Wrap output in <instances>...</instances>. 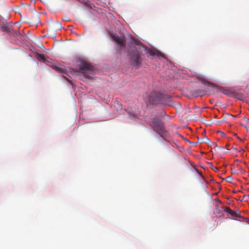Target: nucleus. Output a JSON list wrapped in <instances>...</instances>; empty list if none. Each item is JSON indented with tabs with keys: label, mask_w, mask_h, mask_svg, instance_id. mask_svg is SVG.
<instances>
[{
	"label": "nucleus",
	"mask_w": 249,
	"mask_h": 249,
	"mask_svg": "<svg viewBox=\"0 0 249 249\" xmlns=\"http://www.w3.org/2000/svg\"><path fill=\"white\" fill-rule=\"evenodd\" d=\"M222 135H225V133H224L222 132Z\"/></svg>",
	"instance_id": "17"
},
{
	"label": "nucleus",
	"mask_w": 249,
	"mask_h": 249,
	"mask_svg": "<svg viewBox=\"0 0 249 249\" xmlns=\"http://www.w3.org/2000/svg\"><path fill=\"white\" fill-rule=\"evenodd\" d=\"M36 58L39 61H43L44 62L45 61V56L43 54L37 53L36 54Z\"/></svg>",
	"instance_id": "11"
},
{
	"label": "nucleus",
	"mask_w": 249,
	"mask_h": 249,
	"mask_svg": "<svg viewBox=\"0 0 249 249\" xmlns=\"http://www.w3.org/2000/svg\"><path fill=\"white\" fill-rule=\"evenodd\" d=\"M237 138L239 139V140H240L241 141H242V140L241 139L239 138L238 136H237Z\"/></svg>",
	"instance_id": "16"
},
{
	"label": "nucleus",
	"mask_w": 249,
	"mask_h": 249,
	"mask_svg": "<svg viewBox=\"0 0 249 249\" xmlns=\"http://www.w3.org/2000/svg\"><path fill=\"white\" fill-rule=\"evenodd\" d=\"M76 71L82 73L85 77L92 78V73L94 70L92 66L86 62H81L79 67L74 70Z\"/></svg>",
	"instance_id": "2"
},
{
	"label": "nucleus",
	"mask_w": 249,
	"mask_h": 249,
	"mask_svg": "<svg viewBox=\"0 0 249 249\" xmlns=\"http://www.w3.org/2000/svg\"><path fill=\"white\" fill-rule=\"evenodd\" d=\"M1 24H2L1 27H0V30L1 31L11 34L14 36L20 35V33L18 31L14 30L12 25L5 26V23L4 21L1 22Z\"/></svg>",
	"instance_id": "5"
},
{
	"label": "nucleus",
	"mask_w": 249,
	"mask_h": 249,
	"mask_svg": "<svg viewBox=\"0 0 249 249\" xmlns=\"http://www.w3.org/2000/svg\"><path fill=\"white\" fill-rule=\"evenodd\" d=\"M52 68L53 69H54V70H55L57 71H60V72H61L62 73L64 72V71H65V70L64 69L59 67L55 63L53 64L52 65Z\"/></svg>",
	"instance_id": "9"
},
{
	"label": "nucleus",
	"mask_w": 249,
	"mask_h": 249,
	"mask_svg": "<svg viewBox=\"0 0 249 249\" xmlns=\"http://www.w3.org/2000/svg\"><path fill=\"white\" fill-rule=\"evenodd\" d=\"M226 180L229 182H231L232 180V177L231 176L228 177L226 178Z\"/></svg>",
	"instance_id": "14"
},
{
	"label": "nucleus",
	"mask_w": 249,
	"mask_h": 249,
	"mask_svg": "<svg viewBox=\"0 0 249 249\" xmlns=\"http://www.w3.org/2000/svg\"><path fill=\"white\" fill-rule=\"evenodd\" d=\"M206 91L203 89H198L196 90H193L192 93L195 96H200L202 97L206 94Z\"/></svg>",
	"instance_id": "8"
},
{
	"label": "nucleus",
	"mask_w": 249,
	"mask_h": 249,
	"mask_svg": "<svg viewBox=\"0 0 249 249\" xmlns=\"http://www.w3.org/2000/svg\"><path fill=\"white\" fill-rule=\"evenodd\" d=\"M142 61V58L141 57L140 53L137 50H131L130 52V64L135 68H139Z\"/></svg>",
	"instance_id": "3"
},
{
	"label": "nucleus",
	"mask_w": 249,
	"mask_h": 249,
	"mask_svg": "<svg viewBox=\"0 0 249 249\" xmlns=\"http://www.w3.org/2000/svg\"><path fill=\"white\" fill-rule=\"evenodd\" d=\"M237 96H239V97H237V98L239 100H242V98L243 97V96L242 94H237Z\"/></svg>",
	"instance_id": "15"
},
{
	"label": "nucleus",
	"mask_w": 249,
	"mask_h": 249,
	"mask_svg": "<svg viewBox=\"0 0 249 249\" xmlns=\"http://www.w3.org/2000/svg\"><path fill=\"white\" fill-rule=\"evenodd\" d=\"M112 39L119 45L120 49L125 46V39L124 37L112 35Z\"/></svg>",
	"instance_id": "6"
},
{
	"label": "nucleus",
	"mask_w": 249,
	"mask_h": 249,
	"mask_svg": "<svg viewBox=\"0 0 249 249\" xmlns=\"http://www.w3.org/2000/svg\"><path fill=\"white\" fill-rule=\"evenodd\" d=\"M169 97L156 92H152L149 96V101L153 104H167L166 103L167 99H169Z\"/></svg>",
	"instance_id": "4"
},
{
	"label": "nucleus",
	"mask_w": 249,
	"mask_h": 249,
	"mask_svg": "<svg viewBox=\"0 0 249 249\" xmlns=\"http://www.w3.org/2000/svg\"><path fill=\"white\" fill-rule=\"evenodd\" d=\"M221 92L226 95H229L231 94L230 90L227 89H222Z\"/></svg>",
	"instance_id": "12"
},
{
	"label": "nucleus",
	"mask_w": 249,
	"mask_h": 249,
	"mask_svg": "<svg viewBox=\"0 0 249 249\" xmlns=\"http://www.w3.org/2000/svg\"><path fill=\"white\" fill-rule=\"evenodd\" d=\"M149 125L153 130L157 132L161 137L165 138L167 137V133L165 127L160 120L158 118H154L149 122Z\"/></svg>",
	"instance_id": "1"
},
{
	"label": "nucleus",
	"mask_w": 249,
	"mask_h": 249,
	"mask_svg": "<svg viewBox=\"0 0 249 249\" xmlns=\"http://www.w3.org/2000/svg\"><path fill=\"white\" fill-rule=\"evenodd\" d=\"M144 50L146 51L147 53H148L151 56H161L162 54L160 52L158 51H154L153 50H151L150 49H147L146 48H144Z\"/></svg>",
	"instance_id": "7"
},
{
	"label": "nucleus",
	"mask_w": 249,
	"mask_h": 249,
	"mask_svg": "<svg viewBox=\"0 0 249 249\" xmlns=\"http://www.w3.org/2000/svg\"><path fill=\"white\" fill-rule=\"evenodd\" d=\"M114 107L117 108H120V109L121 108V104L119 103V102L118 101H115Z\"/></svg>",
	"instance_id": "13"
},
{
	"label": "nucleus",
	"mask_w": 249,
	"mask_h": 249,
	"mask_svg": "<svg viewBox=\"0 0 249 249\" xmlns=\"http://www.w3.org/2000/svg\"><path fill=\"white\" fill-rule=\"evenodd\" d=\"M225 211L229 213H230V214H231V215H235V213H236L231 210L230 207H227L226 208H225Z\"/></svg>",
	"instance_id": "10"
}]
</instances>
